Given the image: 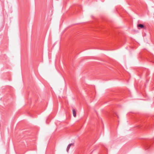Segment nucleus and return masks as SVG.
<instances>
[{
  "label": "nucleus",
  "mask_w": 154,
  "mask_h": 154,
  "mask_svg": "<svg viewBox=\"0 0 154 154\" xmlns=\"http://www.w3.org/2000/svg\"><path fill=\"white\" fill-rule=\"evenodd\" d=\"M137 28L138 29H145L144 26L142 24H139L137 25Z\"/></svg>",
  "instance_id": "nucleus-1"
},
{
  "label": "nucleus",
  "mask_w": 154,
  "mask_h": 154,
  "mask_svg": "<svg viewBox=\"0 0 154 154\" xmlns=\"http://www.w3.org/2000/svg\"><path fill=\"white\" fill-rule=\"evenodd\" d=\"M73 144L72 143H71L68 145L67 146V149H66V151L67 152H68L69 151V149L70 147L72 145H73Z\"/></svg>",
  "instance_id": "nucleus-2"
},
{
  "label": "nucleus",
  "mask_w": 154,
  "mask_h": 154,
  "mask_svg": "<svg viewBox=\"0 0 154 154\" xmlns=\"http://www.w3.org/2000/svg\"><path fill=\"white\" fill-rule=\"evenodd\" d=\"M72 112H73V116L74 117H76V112L75 111L74 109H72Z\"/></svg>",
  "instance_id": "nucleus-3"
},
{
  "label": "nucleus",
  "mask_w": 154,
  "mask_h": 154,
  "mask_svg": "<svg viewBox=\"0 0 154 154\" xmlns=\"http://www.w3.org/2000/svg\"><path fill=\"white\" fill-rule=\"evenodd\" d=\"M117 116L118 118H119V116H118V115H117Z\"/></svg>",
  "instance_id": "nucleus-4"
}]
</instances>
